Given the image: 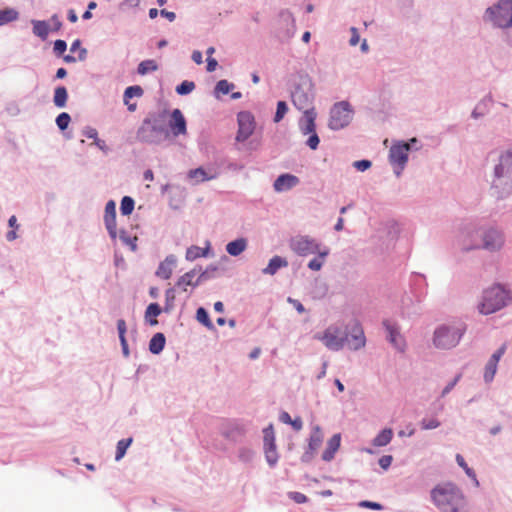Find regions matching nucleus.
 <instances>
[{"mask_svg": "<svg viewBox=\"0 0 512 512\" xmlns=\"http://www.w3.org/2000/svg\"><path fill=\"white\" fill-rule=\"evenodd\" d=\"M192 60L196 64H202L203 63L202 53L200 51H198V50L193 51V53H192Z\"/></svg>", "mask_w": 512, "mask_h": 512, "instance_id": "nucleus-62", "label": "nucleus"}, {"mask_svg": "<svg viewBox=\"0 0 512 512\" xmlns=\"http://www.w3.org/2000/svg\"><path fill=\"white\" fill-rule=\"evenodd\" d=\"M315 338L321 341L326 348L332 351H338L344 347L346 335L341 328L335 325L329 326L323 334L315 335Z\"/></svg>", "mask_w": 512, "mask_h": 512, "instance_id": "nucleus-7", "label": "nucleus"}, {"mask_svg": "<svg viewBox=\"0 0 512 512\" xmlns=\"http://www.w3.org/2000/svg\"><path fill=\"white\" fill-rule=\"evenodd\" d=\"M158 66L154 60H144L142 61L137 68V72L140 75H146L149 72L156 71Z\"/></svg>", "mask_w": 512, "mask_h": 512, "instance_id": "nucleus-38", "label": "nucleus"}, {"mask_svg": "<svg viewBox=\"0 0 512 512\" xmlns=\"http://www.w3.org/2000/svg\"><path fill=\"white\" fill-rule=\"evenodd\" d=\"M71 52L79 51L78 60L83 61L86 58L87 51L85 48H81L80 40H75L70 48Z\"/></svg>", "mask_w": 512, "mask_h": 512, "instance_id": "nucleus-46", "label": "nucleus"}, {"mask_svg": "<svg viewBox=\"0 0 512 512\" xmlns=\"http://www.w3.org/2000/svg\"><path fill=\"white\" fill-rule=\"evenodd\" d=\"M117 329H118L119 336H122L123 334L126 333V322H125V320H123V319H119L118 320V322H117Z\"/></svg>", "mask_w": 512, "mask_h": 512, "instance_id": "nucleus-61", "label": "nucleus"}, {"mask_svg": "<svg viewBox=\"0 0 512 512\" xmlns=\"http://www.w3.org/2000/svg\"><path fill=\"white\" fill-rule=\"evenodd\" d=\"M18 18V12L12 8L0 9V26L15 21Z\"/></svg>", "mask_w": 512, "mask_h": 512, "instance_id": "nucleus-35", "label": "nucleus"}, {"mask_svg": "<svg viewBox=\"0 0 512 512\" xmlns=\"http://www.w3.org/2000/svg\"><path fill=\"white\" fill-rule=\"evenodd\" d=\"M104 222L109 235L115 239L117 237L116 204L113 200L108 201L105 206Z\"/></svg>", "mask_w": 512, "mask_h": 512, "instance_id": "nucleus-14", "label": "nucleus"}, {"mask_svg": "<svg viewBox=\"0 0 512 512\" xmlns=\"http://www.w3.org/2000/svg\"><path fill=\"white\" fill-rule=\"evenodd\" d=\"M351 32H352V37L350 38V44L352 46H356L359 42V34H358V31L356 28L352 27L351 28Z\"/></svg>", "mask_w": 512, "mask_h": 512, "instance_id": "nucleus-59", "label": "nucleus"}, {"mask_svg": "<svg viewBox=\"0 0 512 512\" xmlns=\"http://www.w3.org/2000/svg\"><path fill=\"white\" fill-rule=\"evenodd\" d=\"M490 20L498 27H512V0H501L495 7L486 11Z\"/></svg>", "mask_w": 512, "mask_h": 512, "instance_id": "nucleus-5", "label": "nucleus"}, {"mask_svg": "<svg viewBox=\"0 0 512 512\" xmlns=\"http://www.w3.org/2000/svg\"><path fill=\"white\" fill-rule=\"evenodd\" d=\"M161 15H163L164 17H166L170 22L174 21L175 18H176V15L174 12H171V11H167V10H161Z\"/></svg>", "mask_w": 512, "mask_h": 512, "instance_id": "nucleus-64", "label": "nucleus"}, {"mask_svg": "<svg viewBox=\"0 0 512 512\" xmlns=\"http://www.w3.org/2000/svg\"><path fill=\"white\" fill-rule=\"evenodd\" d=\"M70 115L66 112L60 113L56 118V124L60 130H65L70 123Z\"/></svg>", "mask_w": 512, "mask_h": 512, "instance_id": "nucleus-44", "label": "nucleus"}, {"mask_svg": "<svg viewBox=\"0 0 512 512\" xmlns=\"http://www.w3.org/2000/svg\"><path fill=\"white\" fill-rule=\"evenodd\" d=\"M161 313V308L157 303H151L148 305L146 312H145V319L146 321L154 326L158 323L156 317L159 316Z\"/></svg>", "mask_w": 512, "mask_h": 512, "instance_id": "nucleus-30", "label": "nucleus"}, {"mask_svg": "<svg viewBox=\"0 0 512 512\" xmlns=\"http://www.w3.org/2000/svg\"><path fill=\"white\" fill-rule=\"evenodd\" d=\"M33 23V33L42 39H45L49 33L48 24L45 21L35 20Z\"/></svg>", "mask_w": 512, "mask_h": 512, "instance_id": "nucleus-36", "label": "nucleus"}, {"mask_svg": "<svg viewBox=\"0 0 512 512\" xmlns=\"http://www.w3.org/2000/svg\"><path fill=\"white\" fill-rule=\"evenodd\" d=\"M196 318L200 323H202L207 328H209V329L213 328V324L209 318V315L204 308H202V307L198 308V310L196 312Z\"/></svg>", "mask_w": 512, "mask_h": 512, "instance_id": "nucleus-40", "label": "nucleus"}, {"mask_svg": "<svg viewBox=\"0 0 512 512\" xmlns=\"http://www.w3.org/2000/svg\"><path fill=\"white\" fill-rule=\"evenodd\" d=\"M506 345L503 344L489 359V361L486 364L485 372H484V379L486 382H491L496 374L497 371V365L500 361L501 357L505 353Z\"/></svg>", "mask_w": 512, "mask_h": 512, "instance_id": "nucleus-16", "label": "nucleus"}, {"mask_svg": "<svg viewBox=\"0 0 512 512\" xmlns=\"http://www.w3.org/2000/svg\"><path fill=\"white\" fill-rule=\"evenodd\" d=\"M358 505L362 508H369V509H373V510H382L383 509V506L380 503L372 502V501H368V500H363V501L359 502Z\"/></svg>", "mask_w": 512, "mask_h": 512, "instance_id": "nucleus-48", "label": "nucleus"}, {"mask_svg": "<svg viewBox=\"0 0 512 512\" xmlns=\"http://www.w3.org/2000/svg\"><path fill=\"white\" fill-rule=\"evenodd\" d=\"M340 440L341 438L339 434H335L330 438L322 455L323 460L330 461L333 459L335 452L340 447Z\"/></svg>", "mask_w": 512, "mask_h": 512, "instance_id": "nucleus-24", "label": "nucleus"}, {"mask_svg": "<svg viewBox=\"0 0 512 512\" xmlns=\"http://www.w3.org/2000/svg\"><path fill=\"white\" fill-rule=\"evenodd\" d=\"M293 105L303 114L307 112L315 111L313 107V94L310 91H306L301 87H297L292 93Z\"/></svg>", "mask_w": 512, "mask_h": 512, "instance_id": "nucleus-11", "label": "nucleus"}, {"mask_svg": "<svg viewBox=\"0 0 512 512\" xmlns=\"http://www.w3.org/2000/svg\"><path fill=\"white\" fill-rule=\"evenodd\" d=\"M208 247L207 248H201L199 246H191L186 251V259L188 261H194L197 258L205 257L208 254Z\"/></svg>", "mask_w": 512, "mask_h": 512, "instance_id": "nucleus-34", "label": "nucleus"}, {"mask_svg": "<svg viewBox=\"0 0 512 512\" xmlns=\"http://www.w3.org/2000/svg\"><path fill=\"white\" fill-rule=\"evenodd\" d=\"M238 131L236 134L237 142L246 141L255 130L254 116L247 111H242L237 115Z\"/></svg>", "mask_w": 512, "mask_h": 512, "instance_id": "nucleus-9", "label": "nucleus"}, {"mask_svg": "<svg viewBox=\"0 0 512 512\" xmlns=\"http://www.w3.org/2000/svg\"><path fill=\"white\" fill-rule=\"evenodd\" d=\"M431 499L442 512H465V497L462 491L453 483L436 485L431 490Z\"/></svg>", "mask_w": 512, "mask_h": 512, "instance_id": "nucleus-1", "label": "nucleus"}, {"mask_svg": "<svg viewBox=\"0 0 512 512\" xmlns=\"http://www.w3.org/2000/svg\"><path fill=\"white\" fill-rule=\"evenodd\" d=\"M195 89V84L192 81H183L176 87V92L180 95L191 93Z\"/></svg>", "mask_w": 512, "mask_h": 512, "instance_id": "nucleus-41", "label": "nucleus"}, {"mask_svg": "<svg viewBox=\"0 0 512 512\" xmlns=\"http://www.w3.org/2000/svg\"><path fill=\"white\" fill-rule=\"evenodd\" d=\"M176 260L173 256H168L162 261L156 271V275L162 279H169L173 273V269L175 267Z\"/></svg>", "mask_w": 512, "mask_h": 512, "instance_id": "nucleus-19", "label": "nucleus"}, {"mask_svg": "<svg viewBox=\"0 0 512 512\" xmlns=\"http://www.w3.org/2000/svg\"><path fill=\"white\" fill-rule=\"evenodd\" d=\"M288 262L280 256H274L270 259L269 264L263 269L264 274L274 275L280 268L286 267Z\"/></svg>", "mask_w": 512, "mask_h": 512, "instance_id": "nucleus-25", "label": "nucleus"}, {"mask_svg": "<svg viewBox=\"0 0 512 512\" xmlns=\"http://www.w3.org/2000/svg\"><path fill=\"white\" fill-rule=\"evenodd\" d=\"M94 144H95V145H96L100 150H102V151H104V152H107L108 147H107V145H106V143H105V141H104V140H101V139L97 138V139L94 141Z\"/></svg>", "mask_w": 512, "mask_h": 512, "instance_id": "nucleus-63", "label": "nucleus"}, {"mask_svg": "<svg viewBox=\"0 0 512 512\" xmlns=\"http://www.w3.org/2000/svg\"><path fill=\"white\" fill-rule=\"evenodd\" d=\"M300 182L299 178L295 175L286 173L280 175L273 184L276 192H283L292 189Z\"/></svg>", "mask_w": 512, "mask_h": 512, "instance_id": "nucleus-17", "label": "nucleus"}, {"mask_svg": "<svg viewBox=\"0 0 512 512\" xmlns=\"http://www.w3.org/2000/svg\"><path fill=\"white\" fill-rule=\"evenodd\" d=\"M409 151L410 144L406 142H397L390 148L389 161L394 166L397 176H400L407 163Z\"/></svg>", "mask_w": 512, "mask_h": 512, "instance_id": "nucleus-8", "label": "nucleus"}, {"mask_svg": "<svg viewBox=\"0 0 512 512\" xmlns=\"http://www.w3.org/2000/svg\"><path fill=\"white\" fill-rule=\"evenodd\" d=\"M234 88V85L229 83L227 80H220L215 88L216 93L226 95L231 89Z\"/></svg>", "mask_w": 512, "mask_h": 512, "instance_id": "nucleus-42", "label": "nucleus"}, {"mask_svg": "<svg viewBox=\"0 0 512 512\" xmlns=\"http://www.w3.org/2000/svg\"><path fill=\"white\" fill-rule=\"evenodd\" d=\"M392 456L391 455H384L379 459V465L384 470L388 469L392 463Z\"/></svg>", "mask_w": 512, "mask_h": 512, "instance_id": "nucleus-54", "label": "nucleus"}, {"mask_svg": "<svg viewBox=\"0 0 512 512\" xmlns=\"http://www.w3.org/2000/svg\"><path fill=\"white\" fill-rule=\"evenodd\" d=\"M84 135L90 139H93L94 141L98 138V132L94 128H87L84 131Z\"/></svg>", "mask_w": 512, "mask_h": 512, "instance_id": "nucleus-57", "label": "nucleus"}, {"mask_svg": "<svg viewBox=\"0 0 512 512\" xmlns=\"http://www.w3.org/2000/svg\"><path fill=\"white\" fill-rule=\"evenodd\" d=\"M168 125L175 137L187 133L186 120L180 109L172 111Z\"/></svg>", "mask_w": 512, "mask_h": 512, "instance_id": "nucleus-13", "label": "nucleus"}, {"mask_svg": "<svg viewBox=\"0 0 512 512\" xmlns=\"http://www.w3.org/2000/svg\"><path fill=\"white\" fill-rule=\"evenodd\" d=\"M131 443H132V438L122 439V440L118 441L116 455H115L116 461H120L124 457L128 447L131 445Z\"/></svg>", "mask_w": 512, "mask_h": 512, "instance_id": "nucleus-37", "label": "nucleus"}, {"mask_svg": "<svg viewBox=\"0 0 512 512\" xmlns=\"http://www.w3.org/2000/svg\"><path fill=\"white\" fill-rule=\"evenodd\" d=\"M67 44L64 40H56L54 42V51L56 54L61 55L66 51Z\"/></svg>", "mask_w": 512, "mask_h": 512, "instance_id": "nucleus-53", "label": "nucleus"}, {"mask_svg": "<svg viewBox=\"0 0 512 512\" xmlns=\"http://www.w3.org/2000/svg\"><path fill=\"white\" fill-rule=\"evenodd\" d=\"M316 112L310 111L307 112V114H303V118L300 121V129L303 134H310L313 132H316V125H315V119H316Z\"/></svg>", "mask_w": 512, "mask_h": 512, "instance_id": "nucleus-22", "label": "nucleus"}, {"mask_svg": "<svg viewBox=\"0 0 512 512\" xmlns=\"http://www.w3.org/2000/svg\"><path fill=\"white\" fill-rule=\"evenodd\" d=\"M266 460L269 463L270 466H273L278 461V454L277 450H268L265 452Z\"/></svg>", "mask_w": 512, "mask_h": 512, "instance_id": "nucleus-49", "label": "nucleus"}, {"mask_svg": "<svg viewBox=\"0 0 512 512\" xmlns=\"http://www.w3.org/2000/svg\"><path fill=\"white\" fill-rule=\"evenodd\" d=\"M68 99V92L64 86L57 87L54 92V104L59 108H63L66 105Z\"/></svg>", "mask_w": 512, "mask_h": 512, "instance_id": "nucleus-33", "label": "nucleus"}, {"mask_svg": "<svg viewBox=\"0 0 512 512\" xmlns=\"http://www.w3.org/2000/svg\"><path fill=\"white\" fill-rule=\"evenodd\" d=\"M198 273H199V271H197L195 268L192 269L191 271L185 273L178 279L176 286L181 288L183 291H187L188 286H192V287L198 286L200 283V278L203 275V274H201L196 280H194L195 276Z\"/></svg>", "mask_w": 512, "mask_h": 512, "instance_id": "nucleus-18", "label": "nucleus"}, {"mask_svg": "<svg viewBox=\"0 0 512 512\" xmlns=\"http://www.w3.org/2000/svg\"><path fill=\"white\" fill-rule=\"evenodd\" d=\"M165 346V337L162 333H156L150 340L149 350L153 354H159Z\"/></svg>", "mask_w": 512, "mask_h": 512, "instance_id": "nucleus-29", "label": "nucleus"}, {"mask_svg": "<svg viewBox=\"0 0 512 512\" xmlns=\"http://www.w3.org/2000/svg\"><path fill=\"white\" fill-rule=\"evenodd\" d=\"M460 375H457L453 381H451L442 391L441 393V396L444 397L446 396L453 388L454 386L457 384V382L459 381L460 379Z\"/></svg>", "mask_w": 512, "mask_h": 512, "instance_id": "nucleus-56", "label": "nucleus"}, {"mask_svg": "<svg viewBox=\"0 0 512 512\" xmlns=\"http://www.w3.org/2000/svg\"><path fill=\"white\" fill-rule=\"evenodd\" d=\"M372 163L369 160H358L353 163V166L359 171H365L371 167Z\"/></svg>", "mask_w": 512, "mask_h": 512, "instance_id": "nucleus-51", "label": "nucleus"}, {"mask_svg": "<svg viewBox=\"0 0 512 512\" xmlns=\"http://www.w3.org/2000/svg\"><path fill=\"white\" fill-rule=\"evenodd\" d=\"M165 299H166L165 311L169 312L174 307L175 290L172 288L167 289L165 292Z\"/></svg>", "mask_w": 512, "mask_h": 512, "instance_id": "nucleus-45", "label": "nucleus"}, {"mask_svg": "<svg viewBox=\"0 0 512 512\" xmlns=\"http://www.w3.org/2000/svg\"><path fill=\"white\" fill-rule=\"evenodd\" d=\"M218 63L216 61V59L212 58V57H207V71L208 72H213L216 67H217Z\"/></svg>", "mask_w": 512, "mask_h": 512, "instance_id": "nucleus-58", "label": "nucleus"}, {"mask_svg": "<svg viewBox=\"0 0 512 512\" xmlns=\"http://www.w3.org/2000/svg\"><path fill=\"white\" fill-rule=\"evenodd\" d=\"M246 246H247L246 240L243 238H240V239H236L234 241L229 242L226 245V251L231 256H238L246 249Z\"/></svg>", "mask_w": 512, "mask_h": 512, "instance_id": "nucleus-26", "label": "nucleus"}, {"mask_svg": "<svg viewBox=\"0 0 512 512\" xmlns=\"http://www.w3.org/2000/svg\"><path fill=\"white\" fill-rule=\"evenodd\" d=\"M494 174V187L503 190L512 188V151L501 155L499 164L495 167Z\"/></svg>", "mask_w": 512, "mask_h": 512, "instance_id": "nucleus-4", "label": "nucleus"}, {"mask_svg": "<svg viewBox=\"0 0 512 512\" xmlns=\"http://www.w3.org/2000/svg\"><path fill=\"white\" fill-rule=\"evenodd\" d=\"M393 437V431L391 428L383 429L372 441L373 446L383 447L388 445Z\"/></svg>", "mask_w": 512, "mask_h": 512, "instance_id": "nucleus-27", "label": "nucleus"}, {"mask_svg": "<svg viewBox=\"0 0 512 512\" xmlns=\"http://www.w3.org/2000/svg\"><path fill=\"white\" fill-rule=\"evenodd\" d=\"M511 300L509 291L500 285L492 286L484 291L479 311L485 315L492 314L505 307Z\"/></svg>", "mask_w": 512, "mask_h": 512, "instance_id": "nucleus-2", "label": "nucleus"}, {"mask_svg": "<svg viewBox=\"0 0 512 512\" xmlns=\"http://www.w3.org/2000/svg\"><path fill=\"white\" fill-rule=\"evenodd\" d=\"M388 334L389 341L399 350H403L404 348V340L400 335L396 326L392 325L388 320L383 322Z\"/></svg>", "mask_w": 512, "mask_h": 512, "instance_id": "nucleus-20", "label": "nucleus"}, {"mask_svg": "<svg viewBox=\"0 0 512 512\" xmlns=\"http://www.w3.org/2000/svg\"><path fill=\"white\" fill-rule=\"evenodd\" d=\"M287 110H288L287 104L284 101H279L277 103V110H276V113L274 116V121L276 123L280 122L284 118L285 114L287 113Z\"/></svg>", "mask_w": 512, "mask_h": 512, "instance_id": "nucleus-43", "label": "nucleus"}, {"mask_svg": "<svg viewBox=\"0 0 512 512\" xmlns=\"http://www.w3.org/2000/svg\"><path fill=\"white\" fill-rule=\"evenodd\" d=\"M481 237L483 239L482 246L475 244L471 246L470 248H479L483 247L487 250H496L499 249L503 244V237L502 235L493 229H489L487 231H484L481 233Z\"/></svg>", "mask_w": 512, "mask_h": 512, "instance_id": "nucleus-12", "label": "nucleus"}, {"mask_svg": "<svg viewBox=\"0 0 512 512\" xmlns=\"http://www.w3.org/2000/svg\"><path fill=\"white\" fill-rule=\"evenodd\" d=\"M349 348L352 350H359L366 344V338L364 331L359 323H355L351 328L350 338L346 336Z\"/></svg>", "mask_w": 512, "mask_h": 512, "instance_id": "nucleus-15", "label": "nucleus"}, {"mask_svg": "<svg viewBox=\"0 0 512 512\" xmlns=\"http://www.w3.org/2000/svg\"><path fill=\"white\" fill-rule=\"evenodd\" d=\"M160 129L153 125L150 121H145L138 130V138L143 142H154L153 133L159 132Z\"/></svg>", "mask_w": 512, "mask_h": 512, "instance_id": "nucleus-21", "label": "nucleus"}, {"mask_svg": "<svg viewBox=\"0 0 512 512\" xmlns=\"http://www.w3.org/2000/svg\"><path fill=\"white\" fill-rule=\"evenodd\" d=\"M143 95V89L138 86H129L124 91V103L128 106L129 111L136 110V103H130V99L134 97H141Z\"/></svg>", "mask_w": 512, "mask_h": 512, "instance_id": "nucleus-23", "label": "nucleus"}, {"mask_svg": "<svg viewBox=\"0 0 512 512\" xmlns=\"http://www.w3.org/2000/svg\"><path fill=\"white\" fill-rule=\"evenodd\" d=\"M328 253H329L328 249H325V250L319 249V252H316V254H318V256L313 258L312 260H310V262L308 263V267L313 271H319L322 268V266L325 262V258L328 255Z\"/></svg>", "mask_w": 512, "mask_h": 512, "instance_id": "nucleus-32", "label": "nucleus"}, {"mask_svg": "<svg viewBox=\"0 0 512 512\" xmlns=\"http://www.w3.org/2000/svg\"><path fill=\"white\" fill-rule=\"evenodd\" d=\"M134 200L129 196H124L121 200L120 211L122 215H130L134 209Z\"/></svg>", "mask_w": 512, "mask_h": 512, "instance_id": "nucleus-39", "label": "nucleus"}, {"mask_svg": "<svg viewBox=\"0 0 512 512\" xmlns=\"http://www.w3.org/2000/svg\"><path fill=\"white\" fill-rule=\"evenodd\" d=\"M291 249L300 256H307L319 252L320 245L308 236H297L291 240Z\"/></svg>", "mask_w": 512, "mask_h": 512, "instance_id": "nucleus-10", "label": "nucleus"}, {"mask_svg": "<svg viewBox=\"0 0 512 512\" xmlns=\"http://www.w3.org/2000/svg\"><path fill=\"white\" fill-rule=\"evenodd\" d=\"M290 425L296 430V431H299L302 429L303 427V422H302V419L300 417H297L295 419H293L290 423Z\"/></svg>", "mask_w": 512, "mask_h": 512, "instance_id": "nucleus-60", "label": "nucleus"}, {"mask_svg": "<svg viewBox=\"0 0 512 512\" xmlns=\"http://www.w3.org/2000/svg\"><path fill=\"white\" fill-rule=\"evenodd\" d=\"M322 443V434L319 430V428H316L315 431L311 434L308 444L309 451L306 454H310V457H313V455L316 453L318 448L320 447Z\"/></svg>", "mask_w": 512, "mask_h": 512, "instance_id": "nucleus-28", "label": "nucleus"}, {"mask_svg": "<svg viewBox=\"0 0 512 512\" xmlns=\"http://www.w3.org/2000/svg\"><path fill=\"white\" fill-rule=\"evenodd\" d=\"M263 433H264V443L275 441L274 431H273L272 425H270L269 427L265 428Z\"/></svg>", "mask_w": 512, "mask_h": 512, "instance_id": "nucleus-55", "label": "nucleus"}, {"mask_svg": "<svg viewBox=\"0 0 512 512\" xmlns=\"http://www.w3.org/2000/svg\"><path fill=\"white\" fill-rule=\"evenodd\" d=\"M289 497L298 504L306 503L308 501L307 497L300 492H290Z\"/></svg>", "mask_w": 512, "mask_h": 512, "instance_id": "nucleus-52", "label": "nucleus"}, {"mask_svg": "<svg viewBox=\"0 0 512 512\" xmlns=\"http://www.w3.org/2000/svg\"><path fill=\"white\" fill-rule=\"evenodd\" d=\"M190 179H195L196 183L212 180L216 178V175H208L203 168L192 169L188 173Z\"/></svg>", "mask_w": 512, "mask_h": 512, "instance_id": "nucleus-31", "label": "nucleus"}, {"mask_svg": "<svg viewBox=\"0 0 512 512\" xmlns=\"http://www.w3.org/2000/svg\"><path fill=\"white\" fill-rule=\"evenodd\" d=\"M310 134L311 135L308 138L306 143L310 147V149L316 150L318 145H319L320 139H319L318 135L316 134V132H313V133H310Z\"/></svg>", "mask_w": 512, "mask_h": 512, "instance_id": "nucleus-50", "label": "nucleus"}, {"mask_svg": "<svg viewBox=\"0 0 512 512\" xmlns=\"http://www.w3.org/2000/svg\"><path fill=\"white\" fill-rule=\"evenodd\" d=\"M352 119V109L348 102L336 103L330 112L329 126L338 130L347 126Z\"/></svg>", "mask_w": 512, "mask_h": 512, "instance_id": "nucleus-6", "label": "nucleus"}, {"mask_svg": "<svg viewBox=\"0 0 512 512\" xmlns=\"http://www.w3.org/2000/svg\"><path fill=\"white\" fill-rule=\"evenodd\" d=\"M440 426V422L436 418L423 419L421 421V428L424 430L435 429Z\"/></svg>", "mask_w": 512, "mask_h": 512, "instance_id": "nucleus-47", "label": "nucleus"}, {"mask_svg": "<svg viewBox=\"0 0 512 512\" xmlns=\"http://www.w3.org/2000/svg\"><path fill=\"white\" fill-rule=\"evenodd\" d=\"M463 333L460 326L441 325L434 332L433 343L437 348L450 349L459 343Z\"/></svg>", "mask_w": 512, "mask_h": 512, "instance_id": "nucleus-3", "label": "nucleus"}]
</instances>
